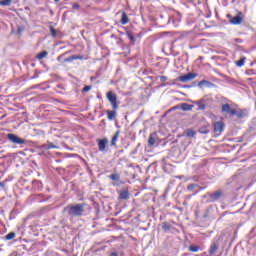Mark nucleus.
I'll return each instance as SVG.
<instances>
[{"label":"nucleus","instance_id":"obj_1","mask_svg":"<svg viewBox=\"0 0 256 256\" xmlns=\"http://www.w3.org/2000/svg\"><path fill=\"white\" fill-rule=\"evenodd\" d=\"M64 211L73 219L74 217H83L85 213V203L69 204L64 207Z\"/></svg>","mask_w":256,"mask_h":256},{"label":"nucleus","instance_id":"obj_2","mask_svg":"<svg viewBox=\"0 0 256 256\" xmlns=\"http://www.w3.org/2000/svg\"><path fill=\"white\" fill-rule=\"evenodd\" d=\"M7 139L13 145H26V143H27V140L17 136L16 134H13V133L7 134Z\"/></svg>","mask_w":256,"mask_h":256},{"label":"nucleus","instance_id":"obj_3","mask_svg":"<svg viewBox=\"0 0 256 256\" xmlns=\"http://www.w3.org/2000/svg\"><path fill=\"white\" fill-rule=\"evenodd\" d=\"M106 98L108 99L109 103L112 105V109L117 110L119 109V101L117 100V94L113 91H109L106 94Z\"/></svg>","mask_w":256,"mask_h":256},{"label":"nucleus","instance_id":"obj_4","mask_svg":"<svg viewBox=\"0 0 256 256\" xmlns=\"http://www.w3.org/2000/svg\"><path fill=\"white\" fill-rule=\"evenodd\" d=\"M207 195L210 199L209 202L215 203V201H219V199H221V197H223V190H216L212 193L208 192Z\"/></svg>","mask_w":256,"mask_h":256},{"label":"nucleus","instance_id":"obj_5","mask_svg":"<svg viewBox=\"0 0 256 256\" xmlns=\"http://www.w3.org/2000/svg\"><path fill=\"white\" fill-rule=\"evenodd\" d=\"M194 105L198 106L197 111H205L207 105H209V99L201 98L198 101H194Z\"/></svg>","mask_w":256,"mask_h":256},{"label":"nucleus","instance_id":"obj_6","mask_svg":"<svg viewBox=\"0 0 256 256\" xmlns=\"http://www.w3.org/2000/svg\"><path fill=\"white\" fill-rule=\"evenodd\" d=\"M197 77L195 73H188L186 75L180 76L176 79V81H180L181 83H189V81H193Z\"/></svg>","mask_w":256,"mask_h":256},{"label":"nucleus","instance_id":"obj_7","mask_svg":"<svg viewBox=\"0 0 256 256\" xmlns=\"http://www.w3.org/2000/svg\"><path fill=\"white\" fill-rule=\"evenodd\" d=\"M96 141L98 143V150L101 153H105V149H107V144L109 143V139L103 138V139H97Z\"/></svg>","mask_w":256,"mask_h":256},{"label":"nucleus","instance_id":"obj_8","mask_svg":"<svg viewBox=\"0 0 256 256\" xmlns=\"http://www.w3.org/2000/svg\"><path fill=\"white\" fill-rule=\"evenodd\" d=\"M221 112L223 115H230L231 117L235 115V109H231V105L227 103L222 105Z\"/></svg>","mask_w":256,"mask_h":256},{"label":"nucleus","instance_id":"obj_9","mask_svg":"<svg viewBox=\"0 0 256 256\" xmlns=\"http://www.w3.org/2000/svg\"><path fill=\"white\" fill-rule=\"evenodd\" d=\"M224 129H225V123H223L222 121H217L214 123V133H216V135H221Z\"/></svg>","mask_w":256,"mask_h":256},{"label":"nucleus","instance_id":"obj_10","mask_svg":"<svg viewBox=\"0 0 256 256\" xmlns=\"http://www.w3.org/2000/svg\"><path fill=\"white\" fill-rule=\"evenodd\" d=\"M218 250H219V240H213L208 250L209 255L210 256L215 255Z\"/></svg>","mask_w":256,"mask_h":256},{"label":"nucleus","instance_id":"obj_11","mask_svg":"<svg viewBox=\"0 0 256 256\" xmlns=\"http://www.w3.org/2000/svg\"><path fill=\"white\" fill-rule=\"evenodd\" d=\"M241 15H243V13L239 12L238 15L230 19L231 25H241V23H243V17Z\"/></svg>","mask_w":256,"mask_h":256},{"label":"nucleus","instance_id":"obj_12","mask_svg":"<svg viewBox=\"0 0 256 256\" xmlns=\"http://www.w3.org/2000/svg\"><path fill=\"white\" fill-rule=\"evenodd\" d=\"M129 190L127 188H124L119 193V199L121 200H127L129 199Z\"/></svg>","mask_w":256,"mask_h":256},{"label":"nucleus","instance_id":"obj_13","mask_svg":"<svg viewBox=\"0 0 256 256\" xmlns=\"http://www.w3.org/2000/svg\"><path fill=\"white\" fill-rule=\"evenodd\" d=\"M156 139H157V133L154 132L149 135V138H148L149 147H153V145H155Z\"/></svg>","mask_w":256,"mask_h":256},{"label":"nucleus","instance_id":"obj_14","mask_svg":"<svg viewBox=\"0 0 256 256\" xmlns=\"http://www.w3.org/2000/svg\"><path fill=\"white\" fill-rule=\"evenodd\" d=\"M121 131L120 130H117L114 134V136L112 137V140H111V146H115L117 145V139H119V135H120Z\"/></svg>","mask_w":256,"mask_h":256},{"label":"nucleus","instance_id":"obj_15","mask_svg":"<svg viewBox=\"0 0 256 256\" xmlns=\"http://www.w3.org/2000/svg\"><path fill=\"white\" fill-rule=\"evenodd\" d=\"M180 108L182 109V111H192L193 110V105L187 104V103H182L180 105Z\"/></svg>","mask_w":256,"mask_h":256},{"label":"nucleus","instance_id":"obj_16","mask_svg":"<svg viewBox=\"0 0 256 256\" xmlns=\"http://www.w3.org/2000/svg\"><path fill=\"white\" fill-rule=\"evenodd\" d=\"M120 23L122 25H127V23H129V16H127V13L125 12L122 13V18L120 20Z\"/></svg>","mask_w":256,"mask_h":256},{"label":"nucleus","instance_id":"obj_17","mask_svg":"<svg viewBox=\"0 0 256 256\" xmlns=\"http://www.w3.org/2000/svg\"><path fill=\"white\" fill-rule=\"evenodd\" d=\"M162 231H164V233H169L171 231V225L167 222H163Z\"/></svg>","mask_w":256,"mask_h":256},{"label":"nucleus","instance_id":"obj_18","mask_svg":"<svg viewBox=\"0 0 256 256\" xmlns=\"http://www.w3.org/2000/svg\"><path fill=\"white\" fill-rule=\"evenodd\" d=\"M236 117H238V119H243V117H246L247 116V113H245V111L243 110H235V114Z\"/></svg>","mask_w":256,"mask_h":256},{"label":"nucleus","instance_id":"obj_19","mask_svg":"<svg viewBox=\"0 0 256 256\" xmlns=\"http://www.w3.org/2000/svg\"><path fill=\"white\" fill-rule=\"evenodd\" d=\"M117 116V112L115 111H107V117L109 121H113V119H115V117Z\"/></svg>","mask_w":256,"mask_h":256},{"label":"nucleus","instance_id":"obj_20","mask_svg":"<svg viewBox=\"0 0 256 256\" xmlns=\"http://www.w3.org/2000/svg\"><path fill=\"white\" fill-rule=\"evenodd\" d=\"M49 55V52L47 51H42L39 54H37L36 59H38L39 61H41V59H45V57H47Z\"/></svg>","mask_w":256,"mask_h":256},{"label":"nucleus","instance_id":"obj_21","mask_svg":"<svg viewBox=\"0 0 256 256\" xmlns=\"http://www.w3.org/2000/svg\"><path fill=\"white\" fill-rule=\"evenodd\" d=\"M15 237H16L15 232H10L6 236H4V239H5V241H11V240L15 239Z\"/></svg>","mask_w":256,"mask_h":256},{"label":"nucleus","instance_id":"obj_22","mask_svg":"<svg viewBox=\"0 0 256 256\" xmlns=\"http://www.w3.org/2000/svg\"><path fill=\"white\" fill-rule=\"evenodd\" d=\"M198 131L202 135H207V133H209V127L208 126H202V127L199 128Z\"/></svg>","mask_w":256,"mask_h":256},{"label":"nucleus","instance_id":"obj_23","mask_svg":"<svg viewBox=\"0 0 256 256\" xmlns=\"http://www.w3.org/2000/svg\"><path fill=\"white\" fill-rule=\"evenodd\" d=\"M12 1H13V0H1V1H0V5H1L2 7H9V6L11 5Z\"/></svg>","mask_w":256,"mask_h":256},{"label":"nucleus","instance_id":"obj_24","mask_svg":"<svg viewBox=\"0 0 256 256\" xmlns=\"http://www.w3.org/2000/svg\"><path fill=\"white\" fill-rule=\"evenodd\" d=\"M126 35H127L128 39H130L132 45L135 44V36H133V33L127 31Z\"/></svg>","mask_w":256,"mask_h":256},{"label":"nucleus","instance_id":"obj_25","mask_svg":"<svg viewBox=\"0 0 256 256\" xmlns=\"http://www.w3.org/2000/svg\"><path fill=\"white\" fill-rule=\"evenodd\" d=\"M195 135H196V132H195V131H193V130H191V129H187V130H186V136H187V137H195Z\"/></svg>","mask_w":256,"mask_h":256},{"label":"nucleus","instance_id":"obj_26","mask_svg":"<svg viewBox=\"0 0 256 256\" xmlns=\"http://www.w3.org/2000/svg\"><path fill=\"white\" fill-rule=\"evenodd\" d=\"M188 249L191 253H197V251H199V246L191 245Z\"/></svg>","mask_w":256,"mask_h":256},{"label":"nucleus","instance_id":"obj_27","mask_svg":"<svg viewBox=\"0 0 256 256\" xmlns=\"http://www.w3.org/2000/svg\"><path fill=\"white\" fill-rule=\"evenodd\" d=\"M203 85H211V82L207 81V80H201L199 83H198V87H203Z\"/></svg>","mask_w":256,"mask_h":256},{"label":"nucleus","instance_id":"obj_28","mask_svg":"<svg viewBox=\"0 0 256 256\" xmlns=\"http://www.w3.org/2000/svg\"><path fill=\"white\" fill-rule=\"evenodd\" d=\"M109 178H110L112 181H119L120 176H119V174H111V175L109 176Z\"/></svg>","mask_w":256,"mask_h":256},{"label":"nucleus","instance_id":"obj_29","mask_svg":"<svg viewBox=\"0 0 256 256\" xmlns=\"http://www.w3.org/2000/svg\"><path fill=\"white\" fill-rule=\"evenodd\" d=\"M245 57L236 62L237 67H243L245 65Z\"/></svg>","mask_w":256,"mask_h":256},{"label":"nucleus","instance_id":"obj_30","mask_svg":"<svg viewBox=\"0 0 256 256\" xmlns=\"http://www.w3.org/2000/svg\"><path fill=\"white\" fill-rule=\"evenodd\" d=\"M49 149H59V147L52 142H48V151Z\"/></svg>","mask_w":256,"mask_h":256},{"label":"nucleus","instance_id":"obj_31","mask_svg":"<svg viewBox=\"0 0 256 256\" xmlns=\"http://www.w3.org/2000/svg\"><path fill=\"white\" fill-rule=\"evenodd\" d=\"M50 33L52 37H57V31L55 30V28H53V26H50Z\"/></svg>","mask_w":256,"mask_h":256},{"label":"nucleus","instance_id":"obj_32","mask_svg":"<svg viewBox=\"0 0 256 256\" xmlns=\"http://www.w3.org/2000/svg\"><path fill=\"white\" fill-rule=\"evenodd\" d=\"M195 187H197V184H190L187 186V190L188 191H193V189H195Z\"/></svg>","mask_w":256,"mask_h":256},{"label":"nucleus","instance_id":"obj_33","mask_svg":"<svg viewBox=\"0 0 256 256\" xmlns=\"http://www.w3.org/2000/svg\"><path fill=\"white\" fill-rule=\"evenodd\" d=\"M87 91H91V86H84L82 93H87Z\"/></svg>","mask_w":256,"mask_h":256},{"label":"nucleus","instance_id":"obj_34","mask_svg":"<svg viewBox=\"0 0 256 256\" xmlns=\"http://www.w3.org/2000/svg\"><path fill=\"white\" fill-rule=\"evenodd\" d=\"M65 63H71V61H74L73 56H69L68 58L64 59Z\"/></svg>","mask_w":256,"mask_h":256},{"label":"nucleus","instance_id":"obj_35","mask_svg":"<svg viewBox=\"0 0 256 256\" xmlns=\"http://www.w3.org/2000/svg\"><path fill=\"white\" fill-rule=\"evenodd\" d=\"M72 57H73L74 61L77 59L83 60V56H81V55H73Z\"/></svg>","mask_w":256,"mask_h":256},{"label":"nucleus","instance_id":"obj_36","mask_svg":"<svg viewBox=\"0 0 256 256\" xmlns=\"http://www.w3.org/2000/svg\"><path fill=\"white\" fill-rule=\"evenodd\" d=\"M49 144H43L42 146H41V149H44L45 151H49Z\"/></svg>","mask_w":256,"mask_h":256},{"label":"nucleus","instance_id":"obj_37","mask_svg":"<svg viewBox=\"0 0 256 256\" xmlns=\"http://www.w3.org/2000/svg\"><path fill=\"white\" fill-rule=\"evenodd\" d=\"M72 9H79V4H74V5L72 6Z\"/></svg>","mask_w":256,"mask_h":256},{"label":"nucleus","instance_id":"obj_38","mask_svg":"<svg viewBox=\"0 0 256 256\" xmlns=\"http://www.w3.org/2000/svg\"><path fill=\"white\" fill-rule=\"evenodd\" d=\"M110 256H119V254L117 252H112L110 253Z\"/></svg>","mask_w":256,"mask_h":256},{"label":"nucleus","instance_id":"obj_39","mask_svg":"<svg viewBox=\"0 0 256 256\" xmlns=\"http://www.w3.org/2000/svg\"><path fill=\"white\" fill-rule=\"evenodd\" d=\"M161 81H167V78L165 76L160 77Z\"/></svg>","mask_w":256,"mask_h":256},{"label":"nucleus","instance_id":"obj_40","mask_svg":"<svg viewBox=\"0 0 256 256\" xmlns=\"http://www.w3.org/2000/svg\"><path fill=\"white\" fill-rule=\"evenodd\" d=\"M62 56H58L57 61H61Z\"/></svg>","mask_w":256,"mask_h":256},{"label":"nucleus","instance_id":"obj_41","mask_svg":"<svg viewBox=\"0 0 256 256\" xmlns=\"http://www.w3.org/2000/svg\"><path fill=\"white\" fill-rule=\"evenodd\" d=\"M0 187H4L3 183H0Z\"/></svg>","mask_w":256,"mask_h":256},{"label":"nucleus","instance_id":"obj_42","mask_svg":"<svg viewBox=\"0 0 256 256\" xmlns=\"http://www.w3.org/2000/svg\"><path fill=\"white\" fill-rule=\"evenodd\" d=\"M55 1V3H59V0H54Z\"/></svg>","mask_w":256,"mask_h":256}]
</instances>
